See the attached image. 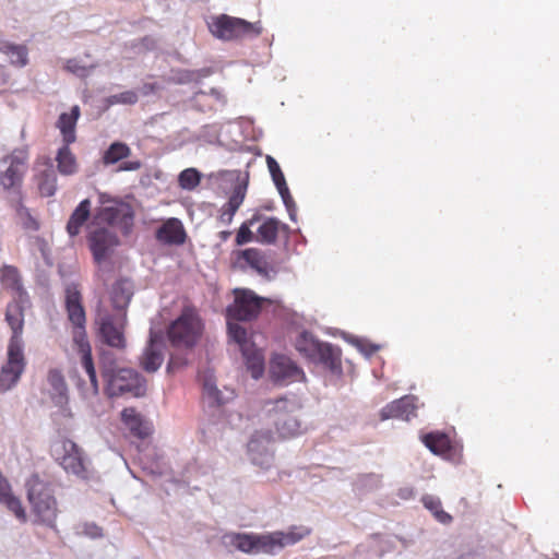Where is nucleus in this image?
Segmentation results:
<instances>
[{
  "label": "nucleus",
  "mask_w": 559,
  "mask_h": 559,
  "mask_svg": "<svg viewBox=\"0 0 559 559\" xmlns=\"http://www.w3.org/2000/svg\"><path fill=\"white\" fill-rule=\"evenodd\" d=\"M102 206L97 207L92 222L87 225V242L97 263L103 262L109 251L119 245L118 236L108 227L118 228L129 235L134 225V212L124 202L111 200L106 193L99 194Z\"/></svg>",
  "instance_id": "nucleus-1"
},
{
  "label": "nucleus",
  "mask_w": 559,
  "mask_h": 559,
  "mask_svg": "<svg viewBox=\"0 0 559 559\" xmlns=\"http://www.w3.org/2000/svg\"><path fill=\"white\" fill-rule=\"evenodd\" d=\"M64 308L68 320L72 324V340L81 354V366L88 377V384H83L82 390L92 395L98 394V381L92 356V347L86 334V313L83 306V297L80 287L75 283L68 284L64 289Z\"/></svg>",
  "instance_id": "nucleus-2"
},
{
  "label": "nucleus",
  "mask_w": 559,
  "mask_h": 559,
  "mask_svg": "<svg viewBox=\"0 0 559 559\" xmlns=\"http://www.w3.org/2000/svg\"><path fill=\"white\" fill-rule=\"evenodd\" d=\"M204 330L203 321L193 306H185L180 314L167 326L170 345L177 349H192Z\"/></svg>",
  "instance_id": "nucleus-3"
},
{
  "label": "nucleus",
  "mask_w": 559,
  "mask_h": 559,
  "mask_svg": "<svg viewBox=\"0 0 559 559\" xmlns=\"http://www.w3.org/2000/svg\"><path fill=\"white\" fill-rule=\"evenodd\" d=\"M102 376L107 381L108 394L117 396L131 393L134 396H143L146 392V380L135 370L121 368L116 370L111 354H102Z\"/></svg>",
  "instance_id": "nucleus-4"
},
{
  "label": "nucleus",
  "mask_w": 559,
  "mask_h": 559,
  "mask_svg": "<svg viewBox=\"0 0 559 559\" xmlns=\"http://www.w3.org/2000/svg\"><path fill=\"white\" fill-rule=\"evenodd\" d=\"M27 499L37 522L49 527L56 526L58 515L57 500L49 486L38 475H33L26 483Z\"/></svg>",
  "instance_id": "nucleus-5"
},
{
  "label": "nucleus",
  "mask_w": 559,
  "mask_h": 559,
  "mask_svg": "<svg viewBox=\"0 0 559 559\" xmlns=\"http://www.w3.org/2000/svg\"><path fill=\"white\" fill-rule=\"evenodd\" d=\"M295 347L309 361L321 364L331 371H341V350L332 344L320 342L311 333H300Z\"/></svg>",
  "instance_id": "nucleus-6"
},
{
  "label": "nucleus",
  "mask_w": 559,
  "mask_h": 559,
  "mask_svg": "<svg viewBox=\"0 0 559 559\" xmlns=\"http://www.w3.org/2000/svg\"><path fill=\"white\" fill-rule=\"evenodd\" d=\"M266 417L273 424L278 438H292L300 432V423L295 416L296 404L287 399L266 402Z\"/></svg>",
  "instance_id": "nucleus-7"
},
{
  "label": "nucleus",
  "mask_w": 559,
  "mask_h": 559,
  "mask_svg": "<svg viewBox=\"0 0 559 559\" xmlns=\"http://www.w3.org/2000/svg\"><path fill=\"white\" fill-rule=\"evenodd\" d=\"M96 324L103 343L119 350L127 347L124 336L126 313L111 314L99 305L96 310Z\"/></svg>",
  "instance_id": "nucleus-8"
},
{
  "label": "nucleus",
  "mask_w": 559,
  "mask_h": 559,
  "mask_svg": "<svg viewBox=\"0 0 559 559\" xmlns=\"http://www.w3.org/2000/svg\"><path fill=\"white\" fill-rule=\"evenodd\" d=\"M28 158L26 148H16L0 160V166H5L4 170H0V186L5 191L13 190L19 194L21 193Z\"/></svg>",
  "instance_id": "nucleus-9"
},
{
  "label": "nucleus",
  "mask_w": 559,
  "mask_h": 559,
  "mask_svg": "<svg viewBox=\"0 0 559 559\" xmlns=\"http://www.w3.org/2000/svg\"><path fill=\"white\" fill-rule=\"evenodd\" d=\"M210 27L214 36L224 40L258 36L262 33L260 23H250L246 20L228 15L216 17Z\"/></svg>",
  "instance_id": "nucleus-10"
},
{
  "label": "nucleus",
  "mask_w": 559,
  "mask_h": 559,
  "mask_svg": "<svg viewBox=\"0 0 559 559\" xmlns=\"http://www.w3.org/2000/svg\"><path fill=\"white\" fill-rule=\"evenodd\" d=\"M235 300L227 307V317L236 321H250L258 317L264 298L250 289H235Z\"/></svg>",
  "instance_id": "nucleus-11"
},
{
  "label": "nucleus",
  "mask_w": 559,
  "mask_h": 559,
  "mask_svg": "<svg viewBox=\"0 0 559 559\" xmlns=\"http://www.w3.org/2000/svg\"><path fill=\"white\" fill-rule=\"evenodd\" d=\"M53 455L66 472L83 476L86 472L82 449L70 439H61L52 448Z\"/></svg>",
  "instance_id": "nucleus-12"
},
{
  "label": "nucleus",
  "mask_w": 559,
  "mask_h": 559,
  "mask_svg": "<svg viewBox=\"0 0 559 559\" xmlns=\"http://www.w3.org/2000/svg\"><path fill=\"white\" fill-rule=\"evenodd\" d=\"M25 365L23 348L8 346V360L0 371V391H8L17 383Z\"/></svg>",
  "instance_id": "nucleus-13"
},
{
  "label": "nucleus",
  "mask_w": 559,
  "mask_h": 559,
  "mask_svg": "<svg viewBox=\"0 0 559 559\" xmlns=\"http://www.w3.org/2000/svg\"><path fill=\"white\" fill-rule=\"evenodd\" d=\"M275 440L274 435L271 430H258L255 431L249 442L248 451L251 454V461L253 464L261 466L262 468H269L273 461V455L269 450V445Z\"/></svg>",
  "instance_id": "nucleus-14"
},
{
  "label": "nucleus",
  "mask_w": 559,
  "mask_h": 559,
  "mask_svg": "<svg viewBox=\"0 0 559 559\" xmlns=\"http://www.w3.org/2000/svg\"><path fill=\"white\" fill-rule=\"evenodd\" d=\"M131 153L132 151L128 144L116 141L103 153L102 163L104 166H112L120 163L117 171L139 170L142 167V163L139 159L124 160L130 157Z\"/></svg>",
  "instance_id": "nucleus-15"
},
{
  "label": "nucleus",
  "mask_w": 559,
  "mask_h": 559,
  "mask_svg": "<svg viewBox=\"0 0 559 559\" xmlns=\"http://www.w3.org/2000/svg\"><path fill=\"white\" fill-rule=\"evenodd\" d=\"M270 372L275 382L287 384L305 378L304 371L288 357L276 355L270 366Z\"/></svg>",
  "instance_id": "nucleus-16"
},
{
  "label": "nucleus",
  "mask_w": 559,
  "mask_h": 559,
  "mask_svg": "<svg viewBox=\"0 0 559 559\" xmlns=\"http://www.w3.org/2000/svg\"><path fill=\"white\" fill-rule=\"evenodd\" d=\"M416 400L413 395H405L392 401L380 411V419L400 418L407 421L411 420L412 417L416 416Z\"/></svg>",
  "instance_id": "nucleus-17"
},
{
  "label": "nucleus",
  "mask_w": 559,
  "mask_h": 559,
  "mask_svg": "<svg viewBox=\"0 0 559 559\" xmlns=\"http://www.w3.org/2000/svg\"><path fill=\"white\" fill-rule=\"evenodd\" d=\"M235 547L243 552L272 554L270 533L267 534H235Z\"/></svg>",
  "instance_id": "nucleus-18"
},
{
  "label": "nucleus",
  "mask_w": 559,
  "mask_h": 559,
  "mask_svg": "<svg viewBox=\"0 0 559 559\" xmlns=\"http://www.w3.org/2000/svg\"><path fill=\"white\" fill-rule=\"evenodd\" d=\"M5 321L12 330V336L8 346L23 348L24 309L20 301L10 302L7 306Z\"/></svg>",
  "instance_id": "nucleus-19"
},
{
  "label": "nucleus",
  "mask_w": 559,
  "mask_h": 559,
  "mask_svg": "<svg viewBox=\"0 0 559 559\" xmlns=\"http://www.w3.org/2000/svg\"><path fill=\"white\" fill-rule=\"evenodd\" d=\"M155 237L164 245L181 246L186 242L187 233L180 219L173 217L157 228Z\"/></svg>",
  "instance_id": "nucleus-20"
},
{
  "label": "nucleus",
  "mask_w": 559,
  "mask_h": 559,
  "mask_svg": "<svg viewBox=\"0 0 559 559\" xmlns=\"http://www.w3.org/2000/svg\"><path fill=\"white\" fill-rule=\"evenodd\" d=\"M311 534V528L299 525L290 526L287 532L276 531L270 533L272 554L283 549L286 546L295 545Z\"/></svg>",
  "instance_id": "nucleus-21"
},
{
  "label": "nucleus",
  "mask_w": 559,
  "mask_h": 559,
  "mask_svg": "<svg viewBox=\"0 0 559 559\" xmlns=\"http://www.w3.org/2000/svg\"><path fill=\"white\" fill-rule=\"evenodd\" d=\"M92 213V202L90 199L82 200L76 207L71 213L67 225L66 230L69 237L74 238L79 236L83 227L87 224L91 218Z\"/></svg>",
  "instance_id": "nucleus-22"
},
{
  "label": "nucleus",
  "mask_w": 559,
  "mask_h": 559,
  "mask_svg": "<svg viewBox=\"0 0 559 559\" xmlns=\"http://www.w3.org/2000/svg\"><path fill=\"white\" fill-rule=\"evenodd\" d=\"M0 503L7 507L22 523L27 521L26 511L21 500L13 495L9 480L0 472Z\"/></svg>",
  "instance_id": "nucleus-23"
},
{
  "label": "nucleus",
  "mask_w": 559,
  "mask_h": 559,
  "mask_svg": "<svg viewBox=\"0 0 559 559\" xmlns=\"http://www.w3.org/2000/svg\"><path fill=\"white\" fill-rule=\"evenodd\" d=\"M121 419L130 432L139 439H145L152 432L148 423L143 420L142 416L132 407L121 412Z\"/></svg>",
  "instance_id": "nucleus-24"
},
{
  "label": "nucleus",
  "mask_w": 559,
  "mask_h": 559,
  "mask_svg": "<svg viewBox=\"0 0 559 559\" xmlns=\"http://www.w3.org/2000/svg\"><path fill=\"white\" fill-rule=\"evenodd\" d=\"M164 361L163 345L151 337L141 359V367L147 372H155Z\"/></svg>",
  "instance_id": "nucleus-25"
},
{
  "label": "nucleus",
  "mask_w": 559,
  "mask_h": 559,
  "mask_svg": "<svg viewBox=\"0 0 559 559\" xmlns=\"http://www.w3.org/2000/svg\"><path fill=\"white\" fill-rule=\"evenodd\" d=\"M80 117V107L73 106L70 112H62L57 121V128L62 134L63 143L72 144L76 140L75 127Z\"/></svg>",
  "instance_id": "nucleus-26"
},
{
  "label": "nucleus",
  "mask_w": 559,
  "mask_h": 559,
  "mask_svg": "<svg viewBox=\"0 0 559 559\" xmlns=\"http://www.w3.org/2000/svg\"><path fill=\"white\" fill-rule=\"evenodd\" d=\"M287 225L275 217L265 218L257 229V240L261 243H275L281 231L287 230Z\"/></svg>",
  "instance_id": "nucleus-27"
},
{
  "label": "nucleus",
  "mask_w": 559,
  "mask_h": 559,
  "mask_svg": "<svg viewBox=\"0 0 559 559\" xmlns=\"http://www.w3.org/2000/svg\"><path fill=\"white\" fill-rule=\"evenodd\" d=\"M423 443L436 455L448 457L452 451V442L448 435L435 431L421 436Z\"/></svg>",
  "instance_id": "nucleus-28"
},
{
  "label": "nucleus",
  "mask_w": 559,
  "mask_h": 559,
  "mask_svg": "<svg viewBox=\"0 0 559 559\" xmlns=\"http://www.w3.org/2000/svg\"><path fill=\"white\" fill-rule=\"evenodd\" d=\"M34 180L41 197L49 198L55 195L58 179L51 165H46L44 169L37 170Z\"/></svg>",
  "instance_id": "nucleus-29"
},
{
  "label": "nucleus",
  "mask_w": 559,
  "mask_h": 559,
  "mask_svg": "<svg viewBox=\"0 0 559 559\" xmlns=\"http://www.w3.org/2000/svg\"><path fill=\"white\" fill-rule=\"evenodd\" d=\"M241 353L252 378L259 379L264 372V356L262 352L254 344H251L245 346Z\"/></svg>",
  "instance_id": "nucleus-30"
},
{
  "label": "nucleus",
  "mask_w": 559,
  "mask_h": 559,
  "mask_svg": "<svg viewBox=\"0 0 559 559\" xmlns=\"http://www.w3.org/2000/svg\"><path fill=\"white\" fill-rule=\"evenodd\" d=\"M0 52L7 56L14 67L24 68L28 63V48L25 45L2 41Z\"/></svg>",
  "instance_id": "nucleus-31"
},
{
  "label": "nucleus",
  "mask_w": 559,
  "mask_h": 559,
  "mask_svg": "<svg viewBox=\"0 0 559 559\" xmlns=\"http://www.w3.org/2000/svg\"><path fill=\"white\" fill-rule=\"evenodd\" d=\"M57 169L63 176H72L78 173L79 164L75 155L70 150V144L63 143L56 155Z\"/></svg>",
  "instance_id": "nucleus-32"
},
{
  "label": "nucleus",
  "mask_w": 559,
  "mask_h": 559,
  "mask_svg": "<svg viewBox=\"0 0 559 559\" xmlns=\"http://www.w3.org/2000/svg\"><path fill=\"white\" fill-rule=\"evenodd\" d=\"M241 258L259 274L269 276L272 269L263 253L255 248H249L241 252Z\"/></svg>",
  "instance_id": "nucleus-33"
},
{
  "label": "nucleus",
  "mask_w": 559,
  "mask_h": 559,
  "mask_svg": "<svg viewBox=\"0 0 559 559\" xmlns=\"http://www.w3.org/2000/svg\"><path fill=\"white\" fill-rule=\"evenodd\" d=\"M0 282L7 289L13 290L20 295L23 293L21 276L19 270L15 266H2L0 269Z\"/></svg>",
  "instance_id": "nucleus-34"
},
{
  "label": "nucleus",
  "mask_w": 559,
  "mask_h": 559,
  "mask_svg": "<svg viewBox=\"0 0 559 559\" xmlns=\"http://www.w3.org/2000/svg\"><path fill=\"white\" fill-rule=\"evenodd\" d=\"M132 293L129 289H126L122 283H117L112 287L111 292V304L112 307L119 312L124 313V309L129 305L131 300Z\"/></svg>",
  "instance_id": "nucleus-35"
},
{
  "label": "nucleus",
  "mask_w": 559,
  "mask_h": 559,
  "mask_svg": "<svg viewBox=\"0 0 559 559\" xmlns=\"http://www.w3.org/2000/svg\"><path fill=\"white\" fill-rule=\"evenodd\" d=\"M201 181L200 173L194 168L182 170L178 177L179 186L186 190H193Z\"/></svg>",
  "instance_id": "nucleus-36"
},
{
  "label": "nucleus",
  "mask_w": 559,
  "mask_h": 559,
  "mask_svg": "<svg viewBox=\"0 0 559 559\" xmlns=\"http://www.w3.org/2000/svg\"><path fill=\"white\" fill-rule=\"evenodd\" d=\"M258 221H259V216L254 215L250 219L243 222L240 225L238 233L236 235V245L237 246H242L245 243L252 241L253 233L251 231L250 227L253 226L255 224V222H258Z\"/></svg>",
  "instance_id": "nucleus-37"
},
{
  "label": "nucleus",
  "mask_w": 559,
  "mask_h": 559,
  "mask_svg": "<svg viewBox=\"0 0 559 559\" xmlns=\"http://www.w3.org/2000/svg\"><path fill=\"white\" fill-rule=\"evenodd\" d=\"M228 333L233 341H235L240 350L243 349L245 346H249L252 343L248 340L247 330L238 323H228Z\"/></svg>",
  "instance_id": "nucleus-38"
},
{
  "label": "nucleus",
  "mask_w": 559,
  "mask_h": 559,
  "mask_svg": "<svg viewBox=\"0 0 559 559\" xmlns=\"http://www.w3.org/2000/svg\"><path fill=\"white\" fill-rule=\"evenodd\" d=\"M266 164L276 188L280 189L286 186L287 183L278 163L272 156L269 155L266 156Z\"/></svg>",
  "instance_id": "nucleus-39"
},
{
  "label": "nucleus",
  "mask_w": 559,
  "mask_h": 559,
  "mask_svg": "<svg viewBox=\"0 0 559 559\" xmlns=\"http://www.w3.org/2000/svg\"><path fill=\"white\" fill-rule=\"evenodd\" d=\"M245 195L246 187L237 186L225 204L238 210L245 200Z\"/></svg>",
  "instance_id": "nucleus-40"
},
{
  "label": "nucleus",
  "mask_w": 559,
  "mask_h": 559,
  "mask_svg": "<svg viewBox=\"0 0 559 559\" xmlns=\"http://www.w3.org/2000/svg\"><path fill=\"white\" fill-rule=\"evenodd\" d=\"M277 190H278V193L281 194L282 200L289 213L290 218L294 219V212H295L296 204H295V201L289 192L287 185Z\"/></svg>",
  "instance_id": "nucleus-41"
},
{
  "label": "nucleus",
  "mask_w": 559,
  "mask_h": 559,
  "mask_svg": "<svg viewBox=\"0 0 559 559\" xmlns=\"http://www.w3.org/2000/svg\"><path fill=\"white\" fill-rule=\"evenodd\" d=\"M66 70L79 76H85L88 73V69L80 64L76 59L67 60Z\"/></svg>",
  "instance_id": "nucleus-42"
},
{
  "label": "nucleus",
  "mask_w": 559,
  "mask_h": 559,
  "mask_svg": "<svg viewBox=\"0 0 559 559\" xmlns=\"http://www.w3.org/2000/svg\"><path fill=\"white\" fill-rule=\"evenodd\" d=\"M188 360L186 357L178 356V355H171L168 365H167V371L174 372L176 370L181 369L182 367L187 366Z\"/></svg>",
  "instance_id": "nucleus-43"
},
{
  "label": "nucleus",
  "mask_w": 559,
  "mask_h": 559,
  "mask_svg": "<svg viewBox=\"0 0 559 559\" xmlns=\"http://www.w3.org/2000/svg\"><path fill=\"white\" fill-rule=\"evenodd\" d=\"M204 393L211 397L216 404H222L223 400L219 396V391L214 383L206 381L203 386Z\"/></svg>",
  "instance_id": "nucleus-44"
},
{
  "label": "nucleus",
  "mask_w": 559,
  "mask_h": 559,
  "mask_svg": "<svg viewBox=\"0 0 559 559\" xmlns=\"http://www.w3.org/2000/svg\"><path fill=\"white\" fill-rule=\"evenodd\" d=\"M114 98L117 103L133 105L138 102V94L134 91H126L115 95Z\"/></svg>",
  "instance_id": "nucleus-45"
},
{
  "label": "nucleus",
  "mask_w": 559,
  "mask_h": 559,
  "mask_svg": "<svg viewBox=\"0 0 559 559\" xmlns=\"http://www.w3.org/2000/svg\"><path fill=\"white\" fill-rule=\"evenodd\" d=\"M238 210L224 204L221 209L219 221L225 225H229Z\"/></svg>",
  "instance_id": "nucleus-46"
},
{
  "label": "nucleus",
  "mask_w": 559,
  "mask_h": 559,
  "mask_svg": "<svg viewBox=\"0 0 559 559\" xmlns=\"http://www.w3.org/2000/svg\"><path fill=\"white\" fill-rule=\"evenodd\" d=\"M50 384L57 390L64 389L66 383L62 374L58 370H51L48 376Z\"/></svg>",
  "instance_id": "nucleus-47"
},
{
  "label": "nucleus",
  "mask_w": 559,
  "mask_h": 559,
  "mask_svg": "<svg viewBox=\"0 0 559 559\" xmlns=\"http://www.w3.org/2000/svg\"><path fill=\"white\" fill-rule=\"evenodd\" d=\"M423 503L433 514L442 507L441 501L432 496H425L423 498Z\"/></svg>",
  "instance_id": "nucleus-48"
},
{
  "label": "nucleus",
  "mask_w": 559,
  "mask_h": 559,
  "mask_svg": "<svg viewBox=\"0 0 559 559\" xmlns=\"http://www.w3.org/2000/svg\"><path fill=\"white\" fill-rule=\"evenodd\" d=\"M433 515L439 522L443 524H448L452 521V516L448 512L442 510V507L438 511H436Z\"/></svg>",
  "instance_id": "nucleus-49"
},
{
  "label": "nucleus",
  "mask_w": 559,
  "mask_h": 559,
  "mask_svg": "<svg viewBox=\"0 0 559 559\" xmlns=\"http://www.w3.org/2000/svg\"><path fill=\"white\" fill-rule=\"evenodd\" d=\"M160 88L159 84L156 83V82H153V83H144L143 86H142V92L144 95H150V94H153L155 93L156 91H158Z\"/></svg>",
  "instance_id": "nucleus-50"
},
{
  "label": "nucleus",
  "mask_w": 559,
  "mask_h": 559,
  "mask_svg": "<svg viewBox=\"0 0 559 559\" xmlns=\"http://www.w3.org/2000/svg\"><path fill=\"white\" fill-rule=\"evenodd\" d=\"M359 480L361 483H367L368 480H371V481H374L378 484L380 481V477L378 475L371 473V474L361 475L359 477Z\"/></svg>",
  "instance_id": "nucleus-51"
},
{
  "label": "nucleus",
  "mask_w": 559,
  "mask_h": 559,
  "mask_svg": "<svg viewBox=\"0 0 559 559\" xmlns=\"http://www.w3.org/2000/svg\"><path fill=\"white\" fill-rule=\"evenodd\" d=\"M231 235V231L229 230H223L218 234V237L221 240L226 241Z\"/></svg>",
  "instance_id": "nucleus-52"
},
{
  "label": "nucleus",
  "mask_w": 559,
  "mask_h": 559,
  "mask_svg": "<svg viewBox=\"0 0 559 559\" xmlns=\"http://www.w3.org/2000/svg\"><path fill=\"white\" fill-rule=\"evenodd\" d=\"M29 221H31V227L33 229H38V223L35 219H33L32 217H29Z\"/></svg>",
  "instance_id": "nucleus-53"
},
{
  "label": "nucleus",
  "mask_w": 559,
  "mask_h": 559,
  "mask_svg": "<svg viewBox=\"0 0 559 559\" xmlns=\"http://www.w3.org/2000/svg\"><path fill=\"white\" fill-rule=\"evenodd\" d=\"M0 82H1V83H7V82H8V79H7V78H1V76H0Z\"/></svg>",
  "instance_id": "nucleus-54"
}]
</instances>
